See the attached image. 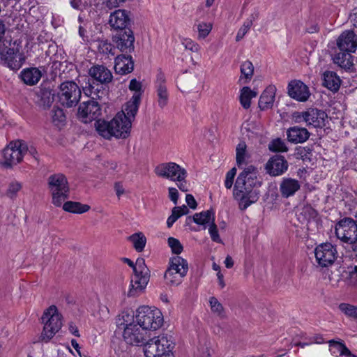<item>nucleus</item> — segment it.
I'll return each mask as SVG.
<instances>
[{"instance_id":"8","label":"nucleus","mask_w":357,"mask_h":357,"mask_svg":"<svg viewBox=\"0 0 357 357\" xmlns=\"http://www.w3.org/2000/svg\"><path fill=\"white\" fill-rule=\"evenodd\" d=\"M48 188L52 195V204L61 206L68 197L69 188L66 176L61 174L50 176L48 178Z\"/></svg>"},{"instance_id":"17","label":"nucleus","mask_w":357,"mask_h":357,"mask_svg":"<svg viewBox=\"0 0 357 357\" xmlns=\"http://www.w3.org/2000/svg\"><path fill=\"white\" fill-rule=\"evenodd\" d=\"M314 255L320 266L328 267L334 263L337 257V250L331 243H322L315 248Z\"/></svg>"},{"instance_id":"2","label":"nucleus","mask_w":357,"mask_h":357,"mask_svg":"<svg viewBox=\"0 0 357 357\" xmlns=\"http://www.w3.org/2000/svg\"><path fill=\"white\" fill-rule=\"evenodd\" d=\"M257 169L250 165L236 178L234 195L239 201V206L242 210L246 209L259 199L258 188L261 185V182L257 179Z\"/></svg>"},{"instance_id":"57","label":"nucleus","mask_w":357,"mask_h":357,"mask_svg":"<svg viewBox=\"0 0 357 357\" xmlns=\"http://www.w3.org/2000/svg\"><path fill=\"white\" fill-rule=\"evenodd\" d=\"M168 190L169 199L174 204H176L178 199V192L177 189L175 188H169Z\"/></svg>"},{"instance_id":"9","label":"nucleus","mask_w":357,"mask_h":357,"mask_svg":"<svg viewBox=\"0 0 357 357\" xmlns=\"http://www.w3.org/2000/svg\"><path fill=\"white\" fill-rule=\"evenodd\" d=\"M28 146L22 140H16L9 143L3 150L1 164L6 167H11L20 163L27 153Z\"/></svg>"},{"instance_id":"60","label":"nucleus","mask_w":357,"mask_h":357,"mask_svg":"<svg viewBox=\"0 0 357 357\" xmlns=\"http://www.w3.org/2000/svg\"><path fill=\"white\" fill-rule=\"evenodd\" d=\"M178 182V188L180 189V190L183 192H188L189 190L188 186L187 185L186 178H184L182 181H176Z\"/></svg>"},{"instance_id":"48","label":"nucleus","mask_w":357,"mask_h":357,"mask_svg":"<svg viewBox=\"0 0 357 357\" xmlns=\"http://www.w3.org/2000/svg\"><path fill=\"white\" fill-rule=\"evenodd\" d=\"M212 24L211 23L201 22L197 24L199 38H205L211 32Z\"/></svg>"},{"instance_id":"36","label":"nucleus","mask_w":357,"mask_h":357,"mask_svg":"<svg viewBox=\"0 0 357 357\" xmlns=\"http://www.w3.org/2000/svg\"><path fill=\"white\" fill-rule=\"evenodd\" d=\"M63 209L67 212L81 214L88 211L90 206L79 202L68 201L63 204Z\"/></svg>"},{"instance_id":"11","label":"nucleus","mask_w":357,"mask_h":357,"mask_svg":"<svg viewBox=\"0 0 357 357\" xmlns=\"http://www.w3.org/2000/svg\"><path fill=\"white\" fill-rule=\"evenodd\" d=\"M327 114L317 108H308L303 112H295L292 114V120L296 123L305 122L308 126L322 128L326 123Z\"/></svg>"},{"instance_id":"14","label":"nucleus","mask_w":357,"mask_h":357,"mask_svg":"<svg viewBox=\"0 0 357 357\" xmlns=\"http://www.w3.org/2000/svg\"><path fill=\"white\" fill-rule=\"evenodd\" d=\"M335 234L342 241L356 244L357 242V223L350 218H346L335 226Z\"/></svg>"},{"instance_id":"40","label":"nucleus","mask_w":357,"mask_h":357,"mask_svg":"<svg viewBox=\"0 0 357 357\" xmlns=\"http://www.w3.org/2000/svg\"><path fill=\"white\" fill-rule=\"evenodd\" d=\"M128 239L132 243L135 249L137 252H142L144 250L146 243V238L142 232L130 236Z\"/></svg>"},{"instance_id":"35","label":"nucleus","mask_w":357,"mask_h":357,"mask_svg":"<svg viewBox=\"0 0 357 357\" xmlns=\"http://www.w3.org/2000/svg\"><path fill=\"white\" fill-rule=\"evenodd\" d=\"M193 221L200 225H205L215 221L214 212L212 210H207L201 213H195L192 217Z\"/></svg>"},{"instance_id":"26","label":"nucleus","mask_w":357,"mask_h":357,"mask_svg":"<svg viewBox=\"0 0 357 357\" xmlns=\"http://www.w3.org/2000/svg\"><path fill=\"white\" fill-rule=\"evenodd\" d=\"M155 84L158 105L162 109L167 105L169 99V93L165 85V77L163 73L158 74Z\"/></svg>"},{"instance_id":"3","label":"nucleus","mask_w":357,"mask_h":357,"mask_svg":"<svg viewBox=\"0 0 357 357\" xmlns=\"http://www.w3.org/2000/svg\"><path fill=\"white\" fill-rule=\"evenodd\" d=\"M102 86L97 85L96 87L89 83V86L85 88V93L92 98L93 100L84 102L79 106L77 115L78 117L86 123L98 119L101 114V109L99 103L95 101V99H101L105 92Z\"/></svg>"},{"instance_id":"46","label":"nucleus","mask_w":357,"mask_h":357,"mask_svg":"<svg viewBox=\"0 0 357 357\" xmlns=\"http://www.w3.org/2000/svg\"><path fill=\"white\" fill-rule=\"evenodd\" d=\"M51 112L52 121L56 125H59L66 121V116L62 109L54 107Z\"/></svg>"},{"instance_id":"22","label":"nucleus","mask_w":357,"mask_h":357,"mask_svg":"<svg viewBox=\"0 0 357 357\" xmlns=\"http://www.w3.org/2000/svg\"><path fill=\"white\" fill-rule=\"evenodd\" d=\"M130 23L129 12L123 10H116L110 14L109 24L110 26L116 30L125 29Z\"/></svg>"},{"instance_id":"31","label":"nucleus","mask_w":357,"mask_h":357,"mask_svg":"<svg viewBox=\"0 0 357 357\" xmlns=\"http://www.w3.org/2000/svg\"><path fill=\"white\" fill-rule=\"evenodd\" d=\"M340 77L333 71H326L323 75V85L333 91H337L340 86Z\"/></svg>"},{"instance_id":"1","label":"nucleus","mask_w":357,"mask_h":357,"mask_svg":"<svg viewBox=\"0 0 357 357\" xmlns=\"http://www.w3.org/2000/svg\"><path fill=\"white\" fill-rule=\"evenodd\" d=\"M137 113L135 103H130L125 105L124 109L118 112L110 121L100 119L96 121V129L100 135L107 139H110L112 137L126 139L128 136Z\"/></svg>"},{"instance_id":"45","label":"nucleus","mask_w":357,"mask_h":357,"mask_svg":"<svg viewBox=\"0 0 357 357\" xmlns=\"http://www.w3.org/2000/svg\"><path fill=\"white\" fill-rule=\"evenodd\" d=\"M331 347H335L340 351V355L349 356L351 357H357V356L352 354L345 344L341 342H337L334 340H331L328 342Z\"/></svg>"},{"instance_id":"39","label":"nucleus","mask_w":357,"mask_h":357,"mask_svg":"<svg viewBox=\"0 0 357 357\" xmlns=\"http://www.w3.org/2000/svg\"><path fill=\"white\" fill-rule=\"evenodd\" d=\"M40 96V105L44 109L49 108L54 100V93L47 89L41 90Z\"/></svg>"},{"instance_id":"33","label":"nucleus","mask_w":357,"mask_h":357,"mask_svg":"<svg viewBox=\"0 0 357 357\" xmlns=\"http://www.w3.org/2000/svg\"><path fill=\"white\" fill-rule=\"evenodd\" d=\"M317 211L309 205L304 206L297 214L298 221L302 224L307 225L311 220L317 218Z\"/></svg>"},{"instance_id":"19","label":"nucleus","mask_w":357,"mask_h":357,"mask_svg":"<svg viewBox=\"0 0 357 357\" xmlns=\"http://www.w3.org/2000/svg\"><path fill=\"white\" fill-rule=\"evenodd\" d=\"M89 75L93 79V84L94 86V81L100 83L101 85H106L112 82L113 75L110 70L103 65H94L89 70ZM98 84L95 85L96 87Z\"/></svg>"},{"instance_id":"24","label":"nucleus","mask_w":357,"mask_h":357,"mask_svg":"<svg viewBox=\"0 0 357 357\" xmlns=\"http://www.w3.org/2000/svg\"><path fill=\"white\" fill-rule=\"evenodd\" d=\"M134 69V61L130 55L120 54L115 58L114 70L117 74L126 75Z\"/></svg>"},{"instance_id":"23","label":"nucleus","mask_w":357,"mask_h":357,"mask_svg":"<svg viewBox=\"0 0 357 357\" xmlns=\"http://www.w3.org/2000/svg\"><path fill=\"white\" fill-rule=\"evenodd\" d=\"M288 93L292 98L301 101H306L310 95V91L307 85L301 81H294L289 84Z\"/></svg>"},{"instance_id":"7","label":"nucleus","mask_w":357,"mask_h":357,"mask_svg":"<svg viewBox=\"0 0 357 357\" xmlns=\"http://www.w3.org/2000/svg\"><path fill=\"white\" fill-rule=\"evenodd\" d=\"M61 318L55 305H51L44 312L41 318L44 324L41 334L43 341L48 342L61 329Z\"/></svg>"},{"instance_id":"59","label":"nucleus","mask_w":357,"mask_h":357,"mask_svg":"<svg viewBox=\"0 0 357 357\" xmlns=\"http://www.w3.org/2000/svg\"><path fill=\"white\" fill-rule=\"evenodd\" d=\"M126 0H107L105 2L106 6L109 9L117 7L121 3L124 2Z\"/></svg>"},{"instance_id":"49","label":"nucleus","mask_w":357,"mask_h":357,"mask_svg":"<svg viewBox=\"0 0 357 357\" xmlns=\"http://www.w3.org/2000/svg\"><path fill=\"white\" fill-rule=\"evenodd\" d=\"M168 244L171 248L172 252L174 254L178 255L183 251V246L181 243L175 238L169 237L168 238Z\"/></svg>"},{"instance_id":"61","label":"nucleus","mask_w":357,"mask_h":357,"mask_svg":"<svg viewBox=\"0 0 357 357\" xmlns=\"http://www.w3.org/2000/svg\"><path fill=\"white\" fill-rule=\"evenodd\" d=\"M114 188L116 190V195L118 197H120L124 193V189L123 188V185L119 183H116L114 185Z\"/></svg>"},{"instance_id":"21","label":"nucleus","mask_w":357,"mask_h":357,"mask_svg":"<svg viewBox=\"0 0 357 357\" xmlns=\"http://www.w3.org/2000/svg\"><path fill=\"white\" fill-rule=\"evenodd\" d=\"M288 162L284 156L275 155L266 164V170L272 176L282 175L288 169Z\"/></svg>"},{"instance_id":"56","label":"nucleus","mask_w":357,"mask_h":357,"mask_svg":"<svg viewBox=\"0 0 357 357\" xmlns=\"http://www.w3.org/2000/svg\"><path fill=\"white\" fill-rule=\"evenodd\" d=\"M177 208H173L172 215L167 218V225L170 228L173 224L181 217L177 212Z\"/></svg>"},{"instance_id":"34","label":"nucleus","mask_w":357,"mask_h":357,"mask_svg":"<svg viewBox=\"0 0 357 357\" xmlns=\"http://www.w3.org/2000/svg\"><path fill=\"white\" fill-rule=\"evenodd\" d=\"M256 91L251 90L248 86H244L241 90L240 102L244 109H248L250 107L251 100L257 96Z\"/></svg>"},{"instance_id":"53","label":"nucleus","mask_w":357,"mask_h":357,"mask_svg":"<svg viewBox=\"0 0 357 357\" xmlns=\"http://www.w3.org/2000/svg\"><path fill=\"white\" fill-rule=\"evenodd\" d=\"M208 232H209V234L211 235V239L213 241L217 242V243H220L221 242V239H220V236L218 234V231L217 225H215L214 221L213 222H211V224L210 225V227H209V229H208Z\"/></svg>"},{"instance_id":"51","label":"nucleus","mask_w":357,"mask_h":357,"mask_svg":"<svg viewBox=\"0 0 357 357\" xmlns=\"http://www.w3.org/2000/svg\"><path fill=\"white\" fill-rule=\"evenodd\" d=\"M22 185L18 182H12L8 187L6 195L10 198L13 199L15 197L17 192L20 190Z\"/></svg>"},{"instance_id":"20","label":"nucleus","mask_w":357,"mask_h":357,"mask_svg":"<svg viewBox=\"0 0 357 357\" xmlns=\"http://www.w3.org/2000/svg\"><path fill=\"white\" fill-rule=\"evenodd\" d=\"M336 45L339 51L356 52L357 36L353 31H345L337 38Z\"/></svg>"},{"instance_id":"58","label":"nucleus","mask_w":357,"mask_h":357,"mask_svg":"<svg viewBox=\"0 0 357 357\" xmlns=\"http://www.w3.org/2000/svg\"><path fill=\"white\" fill-rule=\"evenodd\" d=\"M185 201L188 206L192 209H195L197 204L194 197L192 195L188 194L185 197Z\"/></svg>"},{"instance_id":"64","label":"nucleus","mask_w":357,"mask_h":357,"mask_svg":"<svg viewBox=\"0 0 357 357\" xmlns=\"http://www.w3.org/2000/svg\"><path fill=\"white\" fill-rule=\"evenodd\" d=\"M69 331L70 332L73 334L76 337L79 336V331L77 327L73 323H70L69 325Z\"/></svg>"},{"instance_id":"54","label":"nucleus","mask_w":357,"mask_h":357,"mask_svg":"<svg viewBox=\"0 0 357 357\" xmlns=\"http://www.w3.org/2000/svg\"><path fill=\"white\" fill-rule=\"evenodd\" d=\"M250 27L251 22H245L237 33L236 40H241L249 31Z\"/></svg>"},{"instance_id":"13","label":"nucleus","mask_w":357,"mask_h":357,"mask_svg":"<svg viewBox=\"0 0 357 357\" xmlns=\"http://www.w3.org/2000/svg\"><path fill=\"white\" fill-rule=\"evenodd\" d=\"M82 92L78 85L73 81H67L61 84L58 97L63 106L72 107L79 101Z\"/></svg>"},{"instance_id":"42","label":"nucleus","mask_w":357,"mask_h":357,"mask_svg":"<svg viewBox=\"0 0 357 357\" xmlns=\"http://www.w3.org/2000/svg\"><path fill=\"white\" fill-rule=\"evenodd\" d=\"M209 303L212 312L215 313L220 317L222 318L225 317V309L222 305L215 297H211L209 299Z\"/></svg>"},{"instance_id":"10","label":"nucleus","mask_w":357,"mask_h":357,"mask_svg":"<svg viewBox=\"0 0 357 357\" xmlns=\"http://www.w3.org/2000/svg\"><path fill=\"white\" fill-rule=\"evenodd\" d=\"M188 270V266L185 259L178 256L172 258L170 266L164 275L166 283L171 286L178 285L186 275Z\"/></svg>"},{"instance_id":"32","label":"nucleus","mask_w":357,"mask_h":357,"mask_svg":"<svg viewBox=\"0 0 357 357\" xmlns=\"http://www.w3.org/2000/svg\"><path fill=\"white\" fill-rule=\"evenodd\" d=\"M129 89L135 91L132 98L126 102L125 105H128L130 103H135L137 106V112L138 111L139 106L141 101L142 96V83L136 79H132L129 85Z\"/></svg>"},{"instance_id":"38","label":"nucleus","mask_w":357,"mask_h":357,"mask_svg":"<svg viewBox=\"0 0 357 357\" xmlns=\"http://www.w3.org/2000/svg\"><path fill=\"white\" fill-rule=\"evenodd\" d=\"M247 146L244 142H240L236 149V159L238 167L245 165L250 158L246 150Z\"/></svg>"},{"instance_id":"4","label":"nucleus","mask_w":357,"mask_h":357,"mask_svg":"<svg viewBox=\"0 0 357 357\" xmlns=\"http://www.w3.org/2000/svg\"><path fill=\"white\" fill-rule=\"evenodd\" d=\"M24 56L20 52L15 42L3 40L0 44V62L13 70H18L24 62Z\"/></svg>"},{"instance_id":"18","label":"nucleus","mask_w":357,"mask_h":357,"mask_svg":"<svg viewBox=\"0 0 357 357\" xmlns=\"http://www.w3.org/2000/svg\"><path fill=\"white\" fill-rule=\"evenodd\" d=\"M112 40L115 47L124 54H130L135 50V36L130 29L116 33L113 36Z\"/></svg>"},{"instance_id":"12","label":"nucleus","mask_w":357,"mask_h":357,"mask_svg":"<svg viewBox=\"0 0 357 357\" xmlns=\"http://www.w3.org/2000/svg\"><path fill=\"white\" fill-rule=\"evenodd\" d=\"M172 341L166 335H160L147 340L144 344V352L146 357H159L171 351L173 349Z\"/></svg>"},{"instance_id":"62","label":"nucleus","mask_w":357,"mask_h":357,"mask_svg":"<svg viewBox=\"0 0 357 357\" xmlns=\"http://www.w3.org/2000/svg\"><path fill=\"white\" fill-rule=\"evenodd\" d=\"M174 208H177V209H178L177 212L180 216L188 214L189 212L188 207L185 205H183L182 206H178V207L175 206Z\"/></svg>"},{"instance_id":"16","label":"nucleus","mask_w":357,"mask_h":357,"mask_svg":"<svg viewBox=\"0 0 357 357\" xmlns=\"http://www.w3.org/2000/svg\"><path fill=\"white\" fill-rule=\"evenodd\" d=\"M123 337L124 340L131 345H143L147 338V332L137 324H127L124 327Z\"/></svg>"},{"instance_id":"28","label":"nucleus","mask_w":357,"mask_h":357,"mask_svg":"<svg viewBox=\"0 0 357 357\" xmlns=\"http://www.w3.org/2000/svg\"><path fill=\"white\" fill-rule=\"evenodd\" d=\"M21 78L27 85L33 86L36 84L40 79L42 73L37 68H29L21 72Z\"/></svg>"},{"instance_id":"50","label":"nucleus","mask_w":357,"mask_h":357,"mask_svg":"<svg viewBox=\"0 0 357 357\" xmlns=\"http://www.w3.org/2000/svg\"><path fill=\"white\" fill-rule=\"evenodd\" d=\"M182 44L186 50H189L192 52H198L200 50L199 45L190 38L184 39Z\"/></svg>"},{"instance_id":"25","label":"nucleus","mask_w":357,"mask_h":357,"mask_svg":"<svg viewBox=\"0 0 357 357\" xmlns=\"http://www.w3.org/2000/svg\"><path fill=\"white\" fill-rule=\"evenodd\" d=\"M300 188V182L290 177L283 178L280 183V192L284 198L294 196Z\"/></svg>"},{"instance_id":"37","label":"nucleus","mask_w":357,"mask_h":357,"mask_svg":"<svg viewBox=\"0 0 357 357\" xmlns=\"http://www.w3.org/2000/svg\"><path fill=\"white\" fill-rule=\"evenodd\" d=\"M241 75L239 81L243 80L244 84L248 83L254 74V66L250 61H245L242 63L240 68Z\"/></svg>"},{"instance_id":"30","label":"nucleus","mask_w":357,"mask_h":357,"mask_svg":"<svg viewBox=\"0 0 357 357\" xmlns=\"http://www.w3.org/2000/svg\"><path fill=\"white\" fill-rule=\"evenodd\" d=\"M275 88L269 86L262 93L259 100V107L261 110L271 108L275 100Z\"/></svg>"},{"instance_id":"52","label":"nucleus","mask_w":357,"mask_h":357,"mask_svg":"<svg viewBox=\"0 0 357 357\" xmlns=\"http://www.w3.org/2000/svg\"><path fill=\"white\" fill-rule=\"evenodd\" d=\"M236 174V168H231L226 174L225 185L227 189H230L233 185L234 177Z\"/></svg>"},{"instance_id":"27","label":"nucleus","mask_w":357,"mask_h":357,"mask_svg":"<svg viewBox=\"0 0 357 357\" xmlns=\"http://www.w3.org/2000/svg\"><path fill=\"white\" fill-rule=\"evenodd\" d=\"M287 135L289 142L298 144L306 142L309 139L310 133L305 128L293 126L287 129Z\"/></svg>"},{"instance_id":"29","label":"nucleus","mask_w":357,"mask_h":357,"mask_svg":"<svg viewBox=\"0 0 357 357\" xmlns=\"http://www.w3.org/2000/svg\"><path fill=\"white\" fill-rule=\"evenodd\" d=\"M354 52L340 51L337 52L333 58V62L344 69H350L353 66V56Z\"/></svg>"},{"instance_id":"47","label":"nucleus","mask_w":357,"mask_h":357,"mask_svg":"<svg viewBox=\"0 0 357 357\" xmlns=\"http://www.w3.org/2000/svg\"><path fill=\"white\" fill-rule=\"evenodd\" d=\"M133 314H130L128 312H122L119 316L117 319V326L119 327L123 326V327L127 326V324H132L131 321L133 319Z\"/></svg>"},{"instance_id":"41","label":"nucleus","mask_w":357,"mask_h":357,"mask_svg":"<svg viewBox=\"0 0 357 357\" xmlns=\"http://www.w3.org/2000/svg\"><path fill=\"white\" fill-rule=\"evenodd\" d=\"M338 308L346 317L357 320V305L342 303Z\"/></svg>"},{"instance_id":"15","label":"nucleus","mask_w":357,"mask_h":357,"mask_svg":"<svg viewBox=\"0 0 357 357\" xmlns=\"http://www.w3.org/2000/svg\"><path fill=\"white\" fill-rule=\"evenodd\" d=\"M155 174L162 178L169 179L172 181H182L188 176L185 168L181 167L176 162H169L158 165L155 168Z\"/></svg>"},{"instance_id":"5","label":"nucleus","mask_w":357,"mask_h":357,"mask_svg":"<svg viewBox=\"0 0 357 357\" xmlns=\"http://www.w3.org/2000/svg\"><path fill=\"white\" fill-rule=\"evenodd\" d=\"M137 324L146 331H155L163 324V316L160 310L142 306L138 308L136 315Z\"/></svg>"},{"instance_id":"44","label":"nucleus","mask_w":357,"mask_h":357,"mask_svg":"<svg viewBox=\"0 0 357 357\" xmlns=\"http://www.w3.org/2000/svg\"><path fill=\"white\" fill-rule=\"evenodd\" d=\"M98 50L100 53L104 54H115V47L107 40H101L98 43Z\"/></svg>"},{"instance_id":"63","label":"nucleus","mask_w":357,"mask_h":357,"mask_svg":"<svg viewBox=\"0 0 357 357\" xmlns=\"http://www.w3.org/2000/svg\"><path fill=\"white\" fill-rule=\"evenodd\" d=\"M203 351L201 352L199 351V354H197V356L199 357H210L211 353L210 350L208 347H203Z\"/></svg>"},{"instance_id":"55","label":"nucleus","mask_w":357,"mask_h":357,"mask_svg":"<svg viewBox=\"0 0 357 357\" xmlns=\"http://www.w3.org/2000/svg\"><path fill=\"white\" fill-rule=\"evenodd\" d=\"M349 283L353 287H357V266L351 267L349 275Z\"/></svg>"},{"instance_id":"43","label":"nucleus","mask_w":357,"mask_h":357,"mask_svg":"<svg viewBox=\"0 0 357 357\" xmlns=\"http://www.w3.org/2000/svg\"><path fill=\"white\" fill-rule=\"evenodd\" d=\"M268 149L273 152H287L288 151L285 142L280 138L271 141L268 145Z\"/></svg>"},{"instance_id":"6","label":"nucleus","mask_w":357,"mask_h":357,"mask_svg":"<svg viewBox=\"0 0 357 357\" xmlns=\"http://www.w3.org/2000/svg\"><path fill=\"white\" fill-rule=\"evenodd\" d=\"M133 271L134 278L131 280L130 288L128 292L129 297L136 296L141 294L146 287L150 278L149 270L142 258L137 259Z\"/></svg>"}]
</instances>
